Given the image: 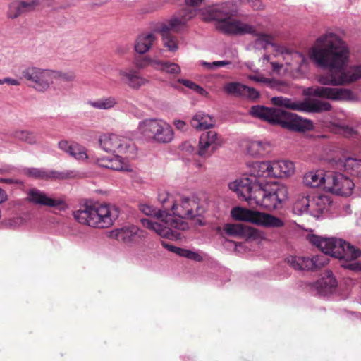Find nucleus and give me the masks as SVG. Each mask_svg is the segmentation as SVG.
Instances as JSON below:
<instances>
[{
  "instance_id": "nucleus-1",
  "label": "nucleus",
  "mask_w": 361,
  "mask_h": 361,
  "mask_svg": "<svg viewBox=\"0 0 361 361\" xmlns=\"http://www.w3.org/2000/svg\"><path fill=\"white\" fill-rule=\"evenodd\" d=\"M308 58L329 72L317 77V81L324 86L308 87L306 94L331 100L350 98L352 92L349 90L326 87L346 85L361 79V64L345 68L349 61V49L338 35L329 32L318 37L308 50Z\"/></svg>"
},
{
  "instance_id": "nucleus-2",
  "label": "nucleus",
  "mask_w": 361,
  "mask_h": 361,
  "mask_svg": "<svg viewBox=\"0 0 361 361\" xmlns=\"http://www.w3.org/2000/svg\"><path fill=\"white\" fill-rule=\"evenodd\" d=\"M171 209L176 216L166 214L165 219H163L165 225L153 223L147 219H142L141 224L161 237L176 239L179 238L180 233L173 231V228L185 231L188 228V224L183 219H192L204 212V209L194 199L189 197H181L178 202L173 204Z\"/></svg>"
},
{
  "instance_id": "nucleus-3",
  "label": "nucleus",
  "mask_w": 361,
  "mask_h": 361,
  "mask_svg": "<svg viewBox=\"0 0 361 361\" xmlns=\"http://www.w3.org/2000/svg\"><path fill=\"white\" fill-rule=\"evenodd\" d=\"M309 240L322 252L312 258L307 257V266L310 267V271H316L327 264L329 262V255L345 261H353L361 255L360 249L341 238H324L313 235Z\"/></svg>"
},
{
  "instance_id": "nucleus-4",
  "label": "nucleus",
  "mask_w": 361,
  "mask_h": 361,
  "mask_svg": "<svg viewBox=\"0 0 361 361\" xmlns=\"http://www.w3.org/2000/svg\"><path fill=\"white\" fill-rule=\"evenodd\" d=\"M237 13V6L232 1L209 6L200 10L204 21H216V28L225 34H255L254 26L240 20H233Z\"/></svg>"
},
{
  "instance_id": "nucleus-5",
  "label": "nucleus",
  "mask_w": 361,
  "mask_h": 361,
  "mask_svg": "<svg viewBox=\"0 0 361 361\" xmlns=\"http://www.w3.org/2000/svg\"><path fill=\"white\" fill-rule=\"evenodd\" d=\"M119 214L118 208L114 205L86 202L73 212V216L81 224L97 228H108L114 224Z\"/></svg>"
},
{
  "instance_id": "nucleus-6",
  "label": "nucleus",
  "mask_w": 361,
  "mask_h": 361,
  "mask_svg": "<svg viewBox=\"0 0 361 361\" xmlns=\"http://www.w3.org/2000/svg\"><path fill=\"white\" fill-rule=\"evenodd\" d=\"M250 114L254 117L266 121L269 123L278 124L284 128L297 132L310 130L313 127L310 120L303 119L295 114L277 108L254 106L250 109Z\"/></svg>"
},
{
  "instance_id": "nucleus-7",
  "label": "nucleus",
  "mask_w": 361,
  "mask_h": 361,
  "mask_svg": "<svg viewBox=\"0 0 361 361\" xmlns=\"http://www.w3.org/2000/svg\"><path fill=\"white\" fill-rule=\"evenodd\" d=\"M255 191L256 195L252 199L253 206H260L269 210L278 209L288 197L287 187L274 182H262Z\"/></svg>"
},
{
  "instance_id": "nucleus-8",
  "label": "nucleus",
  "mask_w": 361,
  "mask_h": 361,
  "mask_svg": "<svg viewBox=\"0 0 361 361\" xmlns=\"http://www.w3.org/2000/svg\"><path fill=\"white\" fill-rule=\"evenodd\" d=\"M231 214L235 220L267 228H281L285 225L284 221L277 216L239 207L232 209Z\"/></svg>"
},
{
  "instance_id": "nucleus-9",
  "label": "nucleus",
  "mask_w": 361,
  "mask_h": 361,
  "mask_svg": "<svg viewBox=\"0 0 361 361\" xmlns=\"http://www.w3.org/2000/svg\"><path fill=\"white\" fill-rule=\"evenodd\" d=\"M99 147L106 152L126 155L133 158L135 154V145L133 142L121 135L115 133H104L98 139Z\"/></svg>"
},
{
  "instance_id": "nucleus-10",
  "label": "nucleus",
  "mask_w": 361,
  "mask_h": 361,
  "mask_svg": "<svg viewBox=\"0 0 361 361\" xmlns=\"http://www.w3.org/2000/svg\"><path fill=\"white\" fill-rule=\"evenodd\" d=\"M255 41V46L257 47L267 48L271 45L274 48L276 52L284 56H290L293 62H287L289 65H295L298 71H305L309 65V59L299 51H292L287 47L278 45L273 42V37L269 35L259 34Z\"/></svg>"
},
{
  "instance_id": "nucleus-11",
  "label": "nucleus",
  "mask_w": 361,
  "mask_h": 361,
  "mask_svg": "<svg viewBox=\"0 0 361 361\" xmlns=\"http://www.w3.org/2000/svg\"><path fill=\"white\" fill-rule=\"evenodd\" d=\"M262 182H256L252 180L247 173L228 184L230 190L234 191L238 197L247 202L250 206H253L252 199L256 195L257 188L261 186Z\"/></svg>"
},
{
  "instance_id": "nucleus-12",
  "label": "nucleus",
  "mask_w": 361,
  "mask_h": 361,
  "mask_svg": "<svg viewBox=\"0 0 361 361\" xmlns=\"http://www.w3.org/2000/svg\"><path fill=\"white\" fill-rule=\"evenodd\" d=\"M51 70L37 66H27L22 70V77L32 82L33 87L40 92L48 90L51 85Z\"/></svg>"
},
{
  "instance_id": "nucleus-13",
  "label": "nucleus",
  "mask_w": 361,
  "mask_h": 361,
  "mask_svg": "<svg viewBox=\"0 0 361 361\" xmlns=\"http://www.w3.org/2000/svg\"><path fill=\"white\" fill-rule=\"evenodd\" d=\"M355 187L353 181L341 173H329L326 190L341 196H349Z\"/></svg>"
},
{
  "instance_id": "nucleus-14",
  "label": "nucleus",
  "mask_w": 361,
  "mask_h": 361,
  "mask_svg": "<svg viewBox=\"0 0 361 361\" xmlns=\"http://www.w3.org/2000/svg\"><path fill=\"white\" fill-rule=\"evenodd\" d=\"M221 143V138L216 131L204 132L199 139L197 154L201 157L208 158L217 150Z\"/></svg>"
},
{
  "instance_id": "nucleus-15",
  "label": "nucleus",
  "mask_w": 361,
  "mask_h": 361,
  "mask_svg": "<svg viewBox=\"0 0 361 361\" xmlns=\"http://www.w3.org/2000/svg\"><path fill=\"white\" fill-rule=\"evenodd\" d=\"M117 73L120 82L135 90H140L149 82L137 70L132 68H119Z\"/></svg>"
},
{
  "instance_id": "nucleus-16",
  "label": "nucleus",
  "mask_w": 361,
  "mask_h": 361,
  "mask_svg": "<svg viewBox=\"0 0 361 361\" xmlns=\"http://www.w3.org/2000/svg\"><path fill=\"white\" fill-rule=\"evenodd\" d=\"M111 235L115 236L118 240L123 241L125 243H137L145 238L147 233L136 226L129 225L114 231Z\"/></svg>"
},
{
  "instance_id": "nucleus-17",
  "label": "nucleus",
  "mask_w": 361,
  "mask_h": 361,
  "mask_svg": "<svg viewBox=\"0 0 361 361\" xmlns=\"http://www.w3.org/2000/svg\"><path fill=\"white\" fill-rule=\"evenodd\" d=\"M196 15V9L193 8H183L176 13L171 18L164 23L169 25L175 32H180L187 23Z\"/></svg>"
},
{
  "instance_id": "nucleus-18",
  "label": "nucleus",
  "mask_w": 361,
  "mask_h": 361,
  "mask_svg": "<svg viewBox=\"0 0 361 361\" xmlns=\"http://www.w3.org/2000/svg\"><path fill=\"white\" fill-rule=\"evenodd\" d=\"M224 90L228 94L237 97H245L250 99H256L259 97V92L253 87H250L237 82H231L226 83L224 87Z\"/></svg>"
},
{
  "instance_id": "nucleus-19",
  "label": "nucleus",
  "mask_w": 361,
  "mask_h": 361,
  "mask_svg": "<svg viewBox=\"0 0 361 361\" xmlns=\"http://www.w3.org/2000/svg\"><path fill=\"white\" fill-rule=\"evenodd\" d=\"M28 202L40 206L57 207L63 204V200L48 196L44 192L36 188L30 189L27 192Z\"/></svg>"
},
{
  "instance_id": "nucleus-20",
  "label": "nucleus",
  "mask_w": 361,
  "mask_h": 361,
  "mask_svg": "<svg viewBox=\"0 0 361 361\" xmlns=\"http://www.w3.org/2000/svg\"><path fill=\"white\" fill-rule=\"evenodd\" d=\"M332 169L345 171L353 175L359 176L361 178V159L352 157L345 159H332L329 161Z\"/></svg>"
},
{
  "instance_id": "nucleus-21",
  "label": "nucleus",
  "mask_w": 361,
  "mask_h": 361,
  "mask_svg": "<svg viewBox=\"0 0 361 361\" xmlns=\"http://www.w3.org/2000/svg\"><path fill=\"white\" fill-rule=\"evenodd\" d=\"M245 173L252 180H256V182H262L260 178L272 177L271 163V161H255L247 164V170Z\"/></svg>"
},
{
  "instance_id": "nucleus-22",
  "label": "nucleus",
  "mask_w": 361,
  "mask_h": 361,
  "mask_svg": "<svg viewBox=\"0 0 361 361\" xmlns=\"http://www.w3.org/2000/svg\"><path fill=\"white\" fill-rule=\"evenodd\" d=\"M128 159L126 155L122 157L120 154H116L112 157L99 158L97 160V164L101 167L114 171H130V167L128 164Z\"/></svg>"
},
{
  "instance_id": "nucleus-23",
  "label": "nucleus",
  "mask_w": 361,
  "mask_h": 361,
  "mask_svg": "<svg viewBox=\"0 0 361 361\" xmlns=\"http://www.w3.org/2000/svg\"><path fill=\"white\" fill-rule=\"evenodd\" d=\"M58 147L78 161H85L88 158L85 147L77 142L61 140L58 143Z\"/></svg>"
},
{
  "instance_id": "nucleus-24",
  "label": "nucleus",
  "mask_w": 361,
  "mask_h": 361,
  "mask_svg": "<svg viewBox=\"0 0 361 361\" xmlns=\"http://www.w3.org/2000/svg\"><path fill=\"white\" fill-rule=\"evenodd\" d=\"M154 31L160 33L162 37L164 45L171 51H176L178 49V41L176 37L171 34L173 30L164 23H159L154 27Z\"/></svg>"
},
{
  "instance_id": "nucleus-25",
  "label": "nucleus",
  "mask_w": 361,
  "mask_h": 361,
  "mask_svg": "<svg viewBox=\"0 0 361 361\" xmlns=\"http://www.w3.org/2000/svg\"><path fill=\"white\" fill-rule=\"evenodd\" d=\"M23 173L30 178L42 180L63 179L66 177L63 173L56 171L34 167L23 169Z\"/></svg>"
},
{
  "instance_id": "nucleus-26",
  "label": "nucleus",
  "mask_w": 361,
  "mask_h": 361,
  "mask_svg": "<svg viewBox=\"0 0 361 361\" xmlns=\"http://www.w3.org/2000/svg\"><path fill=\"white\" fill-rule=\"evenodd\" d=\"M158 41L154 32H143L138 35L135 42V50L140 54L147 53Z\"/></svg>"
},
{
  "instance_id": "nucleus-27",
  "label": "nucleus",
  "mask_w": 361,
  "mask_h": 361,
  "mask_svg": "<svg viewBox=\"0 0 361 361\" xmlns=\"http://www.w3.org/2000/svg\"><path fill=\"white\" fill-rule=\"evenodd\" d=\"M337 286V281L331 271H326L314 284L315 288L322 295L333 292Z\"/></svg>"
},
{
  "instance_id": "nucleus-28",
  "label": "nucleus",
  "mask_w": 361,
  "mask_h": 361,
  "mask_svg": "<svg viewBox=\"0 0 361 361\" xmlns=\"http://www.w3.org/2000/svg\"><path fill=\"white\" fill-rule=\"evenodd\" d=\"M273 178H286L295 172V164L288 160L271 161Z\"/></svg>"
},
{
  "instance_id": "nucleus-29",
  "label": "nucleus",
  "mask_w": 361,
  "mask_h": 361,
  "mask_svg": "<svg viewBox=\"0 0 361 361\" xmlns=\"http://www.w3.org/2000/svg\"><path fill=\"white\" fill-rule=\"evenodd\" d=\"M330 204L329 199L325 195H319L310 198L309 214L319 218L324 211L327 210Z\"/></svg>"
},
{
  "instance_id": "nucleus-30",
  "label": "nucleus",
  "mask_w": 361,
  "mask_h": 361,
  "mask_svg": "<svg viewBox=\"0 0 361 361\" xmlns=\"http://www.w3.org/2000/svg\"><path fill=\"white\" fill-rule=\"evenodd\" d=\"M191 126L198 130L212 128L215 125L214 118L203 111L197 112L190 120Z\"/></svg>"
},
{
  "instance_id": "nucleus-31",
  "label": "nucleus",
  "mask_w": 361,
  "mask_h": 361,
  "mask_svg": "<svg viewBox=\"0 0 361 361\" xmlns=\"http://www.w3.org/2000/svg\"><path fill=\"white\" fill-rule=\"evenodd\" d=\"M174 133L171 126L161 119L153 140L159 143H169L173 139Z\"/></svg>"
},
{
  "instance_id": "nucleus-32",
  "label": "nucleus",
  "mask_w": 361,
  "mask_h": 361,
  "mask_svg": "<svg viewBox=\"0 0 361 361\" xmlns=\"http://www.w3.org/2000/svg\"><path fill=\"white\" fill-rule=\"evenodd\" d=\"M160 120L158 118H148L140 121L137 126L138 133L144 137L153 140Z\"/></svg>"
},
{
  "instance_id": "nucleus-33",
  "label": "nucleus",
  "mask_w": 361,
  "mask_h": 361,
  "mask_svg": "<svg viewBox=\"0 0 361 361\" xmlns=\"http://www.w3.org/2000/svg\"><path fill=\"white\" fill-rule=\"evenodd\" d=\"M331 108L329 102L313 99L302 101L301 112L319 113L329 111Z\"/></svg>"
},
{
  "instance_id": "nucleus-34",
  "label": "nucleus",
  "mask_w": 361,
  "mask_h": 361,
  "mask_svg": "<svg viewBox=\"0 0 361 361\" xmlns=\"http://www.w3.org/2000/svg\"><path fill=\"white\" fill-rule=\"evenodd\" d=\"M246 151L252 157H262L270 151V145L266 141L252 140L248 142Z\"/></svg>"
},
{
  "instance_id": "nucleus-35",
  "label": "nucleus",
  "mask_w": 361,
  "mask_h": 361,
  "mask_svg": "<svg viewBox=\"0 0 361 361\" xmlns=\"http://www.w3.org/2000/svg\"><path fill=\"white\" fill-rule=\"evenodd\" d=\"M327 174H324L322 171H310L307 173L303 177V183L305 185L310 188H317L322 185L326 190V180Z\"/></svg>"
},
{
  "instance_id": "nucleus-36",
  "label": "nucleus",
  "mask_w": 361,
  "mask_h": 361,
  "mask_svg": "<svg viewBox=\"0 0 361 361\" xmlns=\"http://www.w3.org/2000/svg\"><path fill=\"white\" fill-rule=\"evenodd\" d=\"M273 105L290 110L301 111L302 101L295 100L285 97H274L271 99Z\"/></svg>"
},
{
  "instance_id": "nucleus-37",
  "label": "nucleus",
  "mask_w": 361,
  "mask_h": 361,
  "mask_svg": "<svg viewBox=\"0 0 361 361\" xmlns=\"http://www.w3.org/2000/svg\"><path fill=\"white\" fill-rule=\"evenodd\" d=\"M88 104L93 108L100 110H109L118 104L117 99L115 97H103L95 101H90Z\"/></svg>"
},
{
  "instance_id": "nucleus-38",
  "label": "nucleus",
  "mask_w": 361,
  "mask_h": 361,
  "mask_svg": "<svg viewBox=\"0 0 361 361\" xmlns=\"http://www.w3.org/2000/svg\"><path fill=\"white\" fill-rule=\"evenodd\" d=\"M11 136L18 140L25 142L29 145H32L38 143L37 134L33 131L16 130L12 133Z\"/></svg>"
},
{
  "instance_id": "nucleus-39",
  "label": "nucleus",
  "mask_w": 361,
  "mask_h": 361,
  "mask_svg": "<svg viewBox=\"0 0 361 361\" xmlns=\"http://www.w3.org/2000/svg\"><path fill=\"white\" fill-rule=\"evenodd\" d=\"M140 210L143 214H146L147 216H154L159 221H153L152 219L147 218V219L152 221L153 223H160L163 225H165L163 219H165V215L166 213L164 211H161L160 209L157 210L147 204H142L140 206Z\"/></svg>"
},
{
  "instance_id": "nucleus-40",
  "label": "nucleus",
  "mask_w": 361,
  "mask_h": 361,
  "mask_svg": "<svg viewBox=\"0 0 361 361\" xmlns=\"http://www.w3.org/2000/svg\"><path fill=\"white\" fill-rule=\"evenodd\" d=\"M310 197H299L293 204V212L297 215H302L305 213L309 214Z\"/></svg>"
},
{
  "instance_id": "nucleus-41",
  "label": "nucleus",
  "mask_w": 361,
  "mask_h": 361,
  "mask_svg": "<svg viewBox=\"0 0 361 361\" xmlns=\"http://www.w3.org/2000/svg\"><path fill=\"white\" fill-rule=\"evenodd\" d=\"M224 231L228 235L240 237L247 234V228L240 224H226Z\"/></svg>"
},
{
  "instance_id": "nucleus-42",
  "label": "nucleus",
  "mask_w": 361,
  "mask_h": 361,
  "mask_svg": "<svg viewBox=\"0 0 361 361\" xmlns=\"http://www.w3.org/2000/svg\"><path fill=\"white\" fill-rule=\"evenodd\" d=\"M307 257H298L294 256L288 257L286 259L287 263L295 270H307L310 267L307 266Z\"/></svg>"
},
{
  "instance_id": "nucleus-43",
  "label": "nucleus",
  "mask_w": 361,
  "mask_h": 361,
  "mask_svg": "<svg viewBox=\"0 0 361 361\" xmlns=\"http://www.w3.org/2000/svg\"><path fill=\"white\" fill-rule=\"evenodd\" d=\"M24 14L21 1L11 2L8 6L7 16L11 19H15Z\"/></svg>"
},
{
  "instance_id": "nucleus-44",
  "label": "nucleus",
  "mask_w": 361,
  "mask_h": 361,
  "mask_svg": "<svg viewBox=\"0 0 361 361\" xmlns=\"http://www.w3.org/2000/svg\"><path fill=\"white\" fill-rule=\"evenodd\" d=\"M51 84L53 82L54 79H59L66 82L73 81L75 75L72 72H61L58 71L51 70Z\"/></svg>"
},
{
  "instance_id": "nucleus-45",
  "label": "nucleus",
  "mask_w": 361,
  "mask_h": 361,
  "mask_svg": "<svg viewBox=\"0 0 361 361\" xmlns=\"http://www.w3.org/2000/svg\"><path fill=\"white\" fill-rule=\"evenodd\" d=\"M178 82L183 85L185 87L192 90L194 92H197L200 95L207 97L209 93L202 87L198 85L197 84L193 82L191 80L186 79H178Z\"/></svg>"
},
{
  "instance_id": "nucleus-46",
  "label": "nucleus",
  "mask_w": 361,
  "mask_h": 361,
  "mask_svg": "<svg viewBox=\"0 0 361 361\" xmlns=\"http://www.w3.org/2000/svg\"><path fill=\"white\" fill-rule=\"evenodd\" d=\"M180 256L198 262H202L203 260V257L199 252L192 251L183 248L182 250H180Z\"/></svg>"
},
{
  "instance_id": "nucleus-47",
  "label": "nucleus",
  "mask_w": 361,
  "mask_h": 361,
  "mask_svg": "<svg viewBox=\"0 0 361 361\" xmlns=\"http://www.w3.org/2000/svg\"><path fill=\"white\" fill-rule=\"evenodd\" d=\"M24 14L35 11L40 4L39 0L21 1Z\"/></svg>"
},
{
  "instance_id": "nucleus-48",
  "label": "nucleus",
  "mask_w": 361,
  "mask_h": 361,
  "mask_svg": "<svg viewBox=\"0 0 361 361\" xmlns=\"http://www.w3.org/2000/svg\"><path fill=\"white\" fill-rule=\"evenodd\" d=\"M151 59L148 56L136 57L134 60V64L138 69H144L150 66Z\"/></svg>"
},
{
  "instance_id": "nucleus-49",
  "label": "nucleus",
  "mask_w": 361,
  "mask_h": 361,
  "mask_svg": "<svg viewBox=\"0 0 361 361\" xmlns=\"http://www.w3.org/2000/svg\"><path fill=\"white\" fill-rule=\"evenodd\" d=\"M180 68L177 63L166 61L164 72L171 74H178L180 73Z\"/></svg>"
},
{
  "instance_id": "nucleus-50",
  "label": "nucleus",
  "mask_w": 361,
  "mask_h": 361,
  "mask_svg": "<svg viewBox=\"0 0 361 361\" xmlns=\"http://www.w3.org/2000/svg\"><path fill=\"white\" fill-rule=\"evenodd\" d=\"M339 128V133H343L345 136H351L354 134V130L344 124L335 123Z\"/></svg>"
},
{
  "instance_id": "nucleus-51",
  "label": "nucleus",
  "mask_w": 361,
  "mask_h": 361,
  "mask_svg": "<svg viewBox=\"0 0 361 361\" xmlns=\"http://www.w3.org/2000/svg\"><path fill=\"white\" fill-rule=\"evenodd\" d=\"M166 61H163L156 59H151L150 66L157 71H164Z\"/></svg>"
},
{
  "instance_id": "nucleus-52",
  "label": "nucleus",
  "mask_w": 361,
  "mask_h": 361,
  "mask_svg": "<svg viewBox=\"0 0 361 361\" xmlns=\"http://www.w3.org/2000/svg\"><path fill=\"white\" fill-rule=\"evenodd\" d=\"M248 78L257 82L269 83L270 79L264 77L262 75H250Z\"/></svg>"
},
{
  "instance_id": "nucleus-53",
  "label": "nucleus",
  "mask_w": 361,
  "mask_h": 361,
  "mask_svg": "<svg viewBox=\"0 0 361 361\" xmlns=\"http://www.w3.org/2000/svg\"><path fill=\"white\" fill-rule=\"evenodd\" d=\"M173 125L178 130L181 131H185L188 129L186 123L182 120H174Z\"/></svg>"
},
{
  "instance_id": "nucleus-54",
  "label": "nucleus",
  "mask_w": 361,
  "mask_h": 361,
  "mask_svg": "<svg viewBox=\"0 0 361 361\" xmlns=\"http://www.w3.org/2000/svg\"><path fill=\"white\" fill-rule=\"evenodd\" d=\"M162 245L164 247H166L168 250L171 251L178 255H180V250H183V248L177 247L176 246H173L172 245L166 244L165 243H162Z\"/></svg>"
},
{
  "instance_id": "nucleus-55",
  "label": "nucleus",
  "mask_w": 361,
  "mask_h": 361,
  "mask_svg": "<svg viewBox=\"0 0 361 361\" xmlns=\"http://www.w3.org/2000/svg\"><path fill=\"white\" fill-rule=\"evenodd\" d=\"M107 0H95L87 4L90 8H94L95 7L101 6L106 4Z\"/></svg>"
},
{
  "instance_id": "nucleus-56",
  "label": "nucleus",
  "mask_w": 361,
  "mask_h": 361,
  "mask_svg": "<svg viewBox=\"0 0 361 361\" xmlns=\"http://www.w3.org/2000/svg\"><path fill=\"white\" fill-rule=\"evenodd\" d=\"M6 83L10 85L17 86L20 85V82L18 80L11 78H5L3 79V84Z\"/></svg>"
},
{
  "instance_id": "nucleus-57",
  "label": "nucleus",
  "mask_w": 361,
  "mask_h": 361,
  "mask_svg": "<svg viewBox=\"0 0 361 361\" xmlns=\"http://www.w3.org/2000/svg\"><path fill=\"white\" fill-rule=\"evenodd\" d=\"M158 199H159V201L162 204H164L167 201H169L170 195L168 193H166V192L160 193V194H159Z\"/></svg>"
},
{
  "instance_id": "nucleus-58",
  "label": "nucleus",
  "mask_w": 361,
  "mask_h": 361,
  "mask_svg": "<svg viewBox=\"0 0 361 361\" xmlns=\"http://www.w3.org/2000/svg\"><path fill=\"white\" fill-rule=\"evenodd\" d=\"M188 6L194 7L199 6L203 0H183Z\"/></svg>"
},
{
  "instance_id": "nucleus-59",
  "label": "nucleus",
  "mask_w": 361,
  "mask_h": 361,
  "mask_svg": "<svg viewBox=\"0 0 361 361\" xmlns=\"http://www.w3.org/2000/svg\"><path fill=\"white\" fill-rule=\"evenodd\" d=\"M231 62L228 61H214L212 62V65L215 66V69L218 68L219 67L224 66L226 65L230 64Z\"/></svg>"
},
{
  "instance_id": "nucleus-60",
  "label": "nucleus",
  "mask_w": 361,
  "mask_h": 361,
  "mask_svg": "<svg viewBox=\"0 0 361 361\" xmlns=\"http://www.w3.org/2000/svg\"><path fill=\"white\" fill-rule=\"evenodd\" d=\"M272 69L275 72H279L281 68L283 67V65L281 63H277V62H271V63Z\"/></svg>"
},
{
  "instance_id": "nucleus-61",
  "label": "nucleus",
  "mask_w": 361,
  "mask_h": 361,
  "mask_svg": "<svg viewBox=\"0 0 361 361\" xmlns=\"http://www.w3.org/2000/svg\"><path fill=\"white\" fill-rule=\"evenodd\" d=\"M200 63L208 69H215V66L212 65V63L201 61H200Z\"/></svg>"
},
{
  "instance_id": "nucleus-62",
  "label": "nucleus",
  "mask_w": 361,
  "mask_h": 361,
  "mask_svg": "<svg viewBox=\"0 0 361 361\" xmlns=\"http://www.w3.org/2000/svg\"><path fill=\"white\" fill-rule=\"evenodd\" d=\"M250 3H253L252 7L255 9H259L260 8V1L259 0H247Z\"/></svg>"
},
{
  "instance_id": "nucleus-63",
  "label": "nucleus",
  "mask_w": 361,
  "mask_h": 361,
  "mask_svg": "<svg viewBox=\"0 0 361 361\" xmlns=\"http://www.w3.org/2000/svg\"><path fill=\"white\" fill-rule=\"evenodd\" d=\"M6 199V195L5 192L0 188V203L4 202Z\"/></svg>"
},
{
  "instance_id": "nucleus-64",
  "label": "nucleus",
  "mask_w": 361,
  "mask_h": 361,
  "mask_svg": "<svg viewBox=\"0 0 361 361\" xmlns=\"http://www.w3.org/2000/svg\"><path fill=\"white\" fill-rule=\"evenodd\" d=\"M181 150L185 151L186 152H188V153H191L194 151V149L187 148V149H181Z\"/></svg>"
}]
</instances>
